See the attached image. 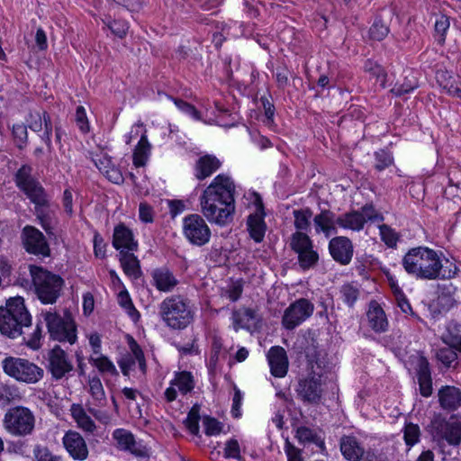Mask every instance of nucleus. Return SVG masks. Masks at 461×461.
I'll return each mask as SVG.
<instances>
[{
  "instance_id": "1",
  "label": "nucleus",
  "mask_w": 461,
  "mask_h": 461,
  "mask_svg": "<svg viewBox=\"0 0 461 461\" xmlns=\"http://www.w3.org/2000/svg\"><path fill=\"white\" fill-rule=\"evenodd\" d=\"M0 332L13 339L22 338L33 350L41 348V328L32 327V316L21 296L9 298L5 305L0 307Z\"/></svg>"
},
{
  "instance_id": "2",
  "label": "nucleus",
  "mask_w": 461,
  "mask_h": 461,
  "mask_svg": "<svg viewBox=\"0 0 461 461\" xmlns=\"http://www.w3.org/2000/svg\"><path fill=\"white\" fill-rule=\"evenodd\" d=\"M234 192L235 185L229 176H217L200 197L203 216L221 227L230 223L235 212Z\"/></svg>"
},
{
  "instance_id": "3",
  "label": "nucleus",
  "mask_w": 461,
  "mask_h": 461,
  "mask_svg": "<svg viewBox=\"0 0 461 461\" xmlns=\"http://www.w3.org/2000/svg\"><path fill=\"white\" fill-rule=\"evenodd\" d=\"M402 266L408 274L424 280L452 278L457 271L456 266L454 270L444 269L438 254L428 247L410 249L402 258Z\"/></svg>"
},
{
  "instance_id": "4",
  "label": "nucleus",
  "mask_w": 461,
  "mask_h": 461,
  "mask_svg": "<svg viewBox=\"0 0 461 461\" xmlns=\"http://www.w3.org/2000/svg\"><path fill=\"white\" fill-rule=\"evenodd\" d=\"M28 267L39 300L45 304L55 303L64 286L62 277L41 267L30 265Z\"/></svg>"
},
{
  "instance_id": "5",
  "label": "nucleus",
  "mask_w": 461,
  "mask_h": 461,
  "mask_svg": "<svg viewBox=\"0 0 461 461\" xmlns=\"http://www.w3.org/2000/svg\"><path fill=\"white\" fill-rule=\"evenodd\" d=\"M159 314L165 323L175 330L185 329L193 321L188 303L180 296L164 299L159 305Z\"/></svg>"
},
{
  "instance_id": "6",
  "label": "nucleus",
  "mask_w": 461,
  "mask_h": 461,
  "mask_svg": "<svg viewBox=\"0 0 461 461\" xmlns=\"http://www.w3.org/2000/svg\"><path fill=\"white\" fill-rule=\"evenodd\" d=\"M1 366L6 375L26 384H37L44 376V370L26 358L6 357Z\"/></svg>"
},
{
  "instance_id": "7",
  "label": "nucleus",
  "mask_w": 461,
  "mask_h": 461,
  "mask_svg": "<svg viewBox=\"0 0 461 461\" xmlns=\"http://www.w3.org/2000/svg\"><path fill=\"white\" fill-rule=\"evenodd\" d=\"M41 317L46 322L51 339L71 345L76 342L77 327L70 312L66 311L60 315L56 312L45 311L41 312Z\"/></svg>"
},
{
  "instance_id": "8",
  "label": "nucleus",
  "mask_w": 461,
  "mask_h": 461,
  "mask_svg": "<svg viewBox=\"0 0 461 461\" xmlns=\"http://www.w3.org/2000/svg\"><path fill=\"white\" fill-rule=\"evenodd\" d=\"M324 370L320 363L311 364L308 375L301 379L297 387L298 396L302 401L311 404H318L322 397Z\"/></svg>"
},
{
  "instance_id": "9",
  "label": "nucleus",
  "mask_w": 461,
  "mask_h": 461,
  "mask_svg": "<svg viewBox=\"0 0 461 461\" xmlns=\"http://www.w3.org/2000/svg\"><path fill=\"white\" fill-rule=\"evenodd\" d=\"M5 428L13 435L30 434L34 428V416L25 407L11 408L5 415Z\"/></svg>"
},
{
  "instance_id": "10",
  "label": "nucleus",
  "mask_w": 461,
  "mask_h": 461,
  "mask_svg": "<svg viewBox=\"0 0 461 461\" xmlns=\"http://www.w3.org/2000/svg\"><path fill=\"white\" fill-rule=\"evenodd\" d=\"M32 171L30 166H23L16 173V184L37 208L43 207L48 203L47 196L41 184L32 176Z\"/></svg>"
},
{
  "instance_id": "11",
  "label": "nucleus",
  "mask_w": 461,
  "mask_h": 461,
  "mask_svg": "<svg viewBox=\"0 0 461 461\" xmlns=\"http://www.w3.org/2000/svg\"><path fill=\"white\" fill-rule=\"evenodd\" d=\"M184 237L194 246H203L210 241L211 229L199 214H189L183 219Z\"/></svg>"
},
{
  "instance_id": "12",
  "label": "nucleus",
  "mask_w": 461,
  "mask_h": 461,
  "mask_svg": "<svg viewBox=\"0 0 461 461\" xmlns=\"http://www.w3.org/2000/svg\"><path fill=\"white\" fill-rule=\"evenodd\" d=\"M313 311V303L307 299H299L285 311L282 323L286 329L293 330L308 319Z\"/></svg>"
},
{
  "instance_id": "13",
  "label": "nucleus",
  "mask_w": 461,
  "mask_h": 461,
  "mask_svg": "<svg viewBox=\"0 0 461 461\" xmlns=\"http://www.w3.org/2000/svg\"><path fill=\"white\" fill-rule=\"evenodd\" d=\"M47 361V370L56 380L63 378L74 368L73 363L67 352L59 346H55L48 352Z\"/></svg>"
},
{
  "instance_id": "14",
  "label": "nucleus",
  "mask_w": 461,
  "mask_h": 461,
  "mask_svg": "<svg viewBox=\"0 0 461 461\" xmlns=\"http://www.w3.org/2000/svg\"><path fill=\"white\" fill-rule=\"evenodd\" d=\"M434 438L446 440L449 445L461 443V416H452L448 420H440L434 425Z\"/></svg>"
},
{
  "instance_id": "15",
  "label": "nucleus",
  "mask_w": 461,
  "mask_h": 461,
  "mask_svg": "<svg viewBox=\"0 0 461 461\" xmlns=\"http://www.w3.org/2000/svg\"><path fill=\"white\" fill-rule=\"evenodd\" d=\"M23 243L29 253L49 256L50 248L44 235L36 228L26 226L23 230Z\"/></svg>"
},
{
  "instance_id": "16",
  "label": "nucleus",
  "mask_w": 461,
  "mask_h": 461,
  "mask_svg": "<svg viewBox=\"0 0 461 461\" xmlns=\"http://www.w3.org/2000/svg\"><path fill=\"white\" fill-rule=\"evenodd\" d=\"M254 195L256 210L254 213L249 216L247 224L250 237L256 242H261L267 229L264 221V208L260 196L257 194Z\"/></svg>"
},
{
  "instance_id": "17",
  "label": "nucleus",
  "mask_w": 461,
  "mask_h": 461,
  "mask_svg": "<svg viewBox=\"0 0 461 461\" xmlns=\"http://www.w3.org/2000/svg\"><path fill=\"white\" fill-rule=\"evenodd\" d=\"M329 250L334 260L348 265L353 257V245L346 237H336L330 240Z\"/></svg>"
},
{
  "instance_id": "18",
  "label": "nucleus",
  "mask_w": 461,
  "mask_h": 461,
  "mask_svg": "<svg viewBox=\"0 0 461 461\" xmlns=\"http://www.w3.org/2000/svg\"><path fill=\"white\" fill-rule=\"evenodd\" d=\"M63 445L74 459L82 461L88 456L86 443L84 438L77 431H68L63 437Z\"/></svg>"
},
{
  "instance_id": "19",
  "label": "nucleus",
  "mask_w": 461,
  "mask_h": 461,
  "mask_svg": "<svg viewBox=\"0 0 461 461\" xmlns=\"http://www.w3.org/2000/svg\"><path fill=\"white\" fill-rule=\"evenodd\" d=\"M194 386L193 376L189 372L177 373L171 381L170 386L165 391V397L167 402H173L177 396L176 388L181 393L185 394L192 391Z\"/></svg>"
},
{
  "instance_id": "20",
  "label": "nucleus",
  "mask_w": 461,
  "mask_h": 461,
  "mask_svg": "<svg viewBox=\"0 0 461 461\" xmlns=\"http://www.w3.org/2000/svg\"><path fill=\"white\" fill-rule=\"evenodd\" d=\"M267 360L271 374L276 377H284L288 370V358L282 347H272L267 353Z\"/></svg>"
},
{
  "instance_id": "21",
  "label": "nucleus",
  "mask_w": 461,
  "mask_h": 461,
  "mask_svg": "<svg viewBox=\"0 0 461 461\" xmlns=\"http://www.w3.org/2000/svg\"><path fill=\"white\" fill-rule=\"evenodd\" d=\"M152 285L163 293L172 292L178 285L176 276L167 267L156 268L151 273Z\"/></svg>"
},
{
  "instance_id": "22",
  "label": "nucleus",
  "mask_w": 461,
  "mask_h": 461,
  "mask_svg": "<svg viewBox=\"0 0 461 461\" xmlns=\"http://www.w3.org/2000/svg\"><path fill=\"white\" fill-rule=\"evenodd\" d=\"M312 221L316 233H323L326 238L337 233L338 217L332 212L323 210Z\"/></svg>"
},
{
  "instance_id": "23",
  "label": "nucleus",
  "mask_w": 461,
  "mask_h": 461,
  "mask_svg": "<svg viewBox=\"0 0 461 461\" xmlns=\"http://www.w3.org/2000/svg\"><path fill=\"white\" fill-rule=\"evenodd\" d=\"M113 438L117 441L121 448L128 450L138 456H148L147 448L136 442L131 432L118 429L113 432Z\"/></svg>"
},
{
  "instance_id": "24",
  "label": "nucleus",
  "mask_w": 461,
  "mask_h": 461,
  "mask_svg": "<svg viewBox=\"0 0 461 461\" xmlns=\"http://www.w3.org/2000/svg\"><path fill=\"white\" fill-rule=\"evenodd\" d=\"M440 406L447 411H455L461 407V390L456 386L446 385L438 391Z\"/></svg>"
},
{
  "instance_id": "25",
  "label": "nucleus",
  "mask_w": 461,
  "mask_h": 461,
  "mask_svg": "<svg viewBox=\"0 0 461 461\" xmlns=\"http://www.w3.org/2000/svg\"><path fill=\"white\" fill-rule=\"evenodd\" d=\"M113 245L116 249L136 250L138 243L134 240L132 232L123 224L115 227L113 231Z\"/></svg>"
},
{
  "instance_id": "26",
  "label": "nucleus",
  "mask_w": 461,
  "mask_h": 461,
  "mask_svg": "<svg viewBox=\"0 0 461 461\" xmlns=\"http://www.w3.org/2000/svg\"><path fill=\"white\" fill-rule=\"evenodd\" d=\"M367 219L370 220L372 217L367 213V210L364 208L363 212H352L338 217V225L351 230H360Z\"/></svg>"
},
{
  "instance_id": "27",
  "label": "nucleus",
  "mask_w": 461,
  "mask_h": 461,
  "mask_svg": "<svg viewBox=\"0 0 461 461\" xmlns=\"http://www.w3.org/2000/svg\"><path fill=\"white\" fill-rule=\"evenodd\" d=\"M70 414L82 430L93 433L96 429V425L82 404L73 403L70 406Z\"/></svg>"
},
{
  "instance_id": "28",
  "label": "nucleus",
  "mask_w": 461,
  "mask_h": 461,
  "mask_svg": "<svg viewBox=\"0 0 461 461\" xmlns=\"http://www.w3.org/2000/svg\"><path fill=\"white\" fill-rule=\"evenodd\" d=\"M367 319L370 327L375 332L385 331L388 327V321L384 310L376 302H371L367 312Z\"/></svg>"
},
{
  "instance_id": "29",
  "label": "nucleus",
  "mask_w": 461,
  "mask_h": 461,
  "mask_svg": "<svg viewBox=\"0 0 461 461\" xmlns=\"http://www.w3.org/2000/svg\"><path fill=\"white\" fill-rule=\"evenodd\" d=\"M417 377L420 393L428 397L432 393V381L429 363L424 357H420L417 364Z\"/></svg>"
},
{
  "instance_id": "30",
  "label": "nucleus",
  "mask_w": 461,
  "mask_h": 461,
  "mask_svg": "<svg viewBox=\"0 0 461 461\" xmlns=\"http://www.w3.org/2000/svg\"><path fill=\"white\" fill-rule=\"evenodd\" d=\"M342 455L348 461H359L364 455L363 447L353 437H344L340 441Z\"/></svg>"
},
{
  "instance_id": "31",
  "label": "nucleus",
  "mask_w": 461,
  "mask_h": 461,
  "mask_svg": "<svg viewBox=\"0 0 461 461\" xmlns=\"http://www.w3.org/2000/svg\"><path fill=\"white\" fill-rule=\"evenodd\" d=\"M221 166V162L213 156L206 155L199 158L196 163V177L204 179L210 176Z\"/></svg>"
},
{
  "instance_id": "32",
  "label": "nucleus",
  "mask_w": 461,
  "mask_h": 461,
  "mask_svg": "<svg viewBox=\"0 0 461 461\" xmlns=\"http://www.w3.org/2000/svg\"><path fill=\"white\" fill-rule=\"evenodd\" d=\"M120 262L123 272L130 277L136 279L140 276L139 260L132 253L122 250L120 252Z\"/></svg>"
},
{
  "instance_id": "33",
  "label": "nucleus",
  "mask_w": 461,
  "mask_h": 461,
  "mask_svg": "<svg viewBox=\"0 0 461 461\" xmlns=\"http://www.w3.org/2000/svg\"><path fill=\"white\" fill-rule=\"evenodd\" d=\"M150 149L151 145L148 140L147 135H142L133 151L132 159L134 166H145L149 157Z\"/></svg>"
},
{
  "instance_id": "34",
  "label": "nucleus",
  "mask_w": 461,
  "mask_h": 461,
  "mask_svg": "<svg viewBox=\"0 0 461 461\" xmlns=\"http://www.w3.org/2000/svg\"><path fill=\"white\" fill-rule=\"evenodd\" d=\"M256 319V312L254 310L246 308L240 311H235L232 313V324L234 330L237 331L240 329H249L251 321Z\"/></svg>"
},
{
  "instance_id": "35",
  "label": "nucleus",
  "mask_w": 461,
  "mask_h": 461,
  "mask_svg": "<svg viewBox=\"0 0 461 461\" xmlns=\"http://www.w3.org/2000/svg\"><path fill=\"white\" fill-rule=\"evenodd\" d=\"M89 362L92 366L97 368L101 374H109L111 375H117L118 372L114 364L103 354L91 355Z\"/></svg>"
},
{
  "instance_id": "36",
  "label": "nucleus",
  "mask_w": 461,
  "mask_h": 461,
  "mask_svg": "<svg viewBox=\"0 0 461 461\" xmlns=\"http://www.w3.org/2000/svg\"><path fill=\"white\" fill-rule=\"evenodd\" d=\"M89 393L93 398V405L103 407L106 403L104 386L99 377L94 376L88 380Z\"/></svg>"
},
{
  "instance_id": "37",
  "label": "nucleus",
  "mask_w": 461,
  "mask_h": 461,
  "mask_svg": "<svg viewBox=\"0 0 461 461\" xmlns=\"http://www.w3.org/2000/svg\"><path fill=\"white\" fill-rule=\"evenodd\" d=\"M290 246L298 255L302 254V251L311 249L313 245L310 237L306 233L295 231L291 237Z\"/></svg>"
},
{
  "instance_id": "38",
  "label": "nucleus",
  "mask_w": 461,
  "mask_h": 461,
  "mask_svg": "<svg viewBox=\"0 0 461 461\" xmlns=\"http://www.w3.org/2000/svg\"><path fill=\"white\" fill-rule=\"evenodd\" d=\"M294 227L297 231H304L310 228L312 212L310 209H301L294 211Z\"/></svg>"
},
{
  "instance_id": "39",
  "label": "nucleus",
  "mask_w": 461,
  "mask_h": 461,
  "mask_svg": "<svg viewBox=\"0 0 461 461\" xmlns=\"http://www.w3.org/2000/svg\"><path fill=\"white\" fill-rule=\"evenodd\" d=\"M369 38L374 41H382L389 33V26L380 17H376L369 28Z\"/></svg>"
},
{
  "instance_id": "40",
  "label": "nucleus",
  "mask_w": 461,
  "mask_h": 461,
  "mask_svg": "<svg viewBox=\"0 0 461 461\" xmlns=\"http://www.w3.org/2000/svg\"><path fill=\"white\" fill-rule=\"evenodd\" d=\"M339 293L341 299L348 307H353L360 295L358 287L353 284L343 285Z\"/></svg>"
},
{
  "instance_id": "41",
  "label": "nucleus",
  "mask_w": 461,
  "mask_h": 461,
  "mask_svg": "<svg viewBox=\"0 0 461 461\" xmlns=\"http://www.w3.org/2000/svg\"><path fill=\"white\" fill-rule=\"evenodd\" d=\"M45 117H50L46 112L40 110L31 111L26 120L27 126L33 131H40L45 125Z\"/></svg>"
},
{
  "instance_id": "42",
  "label": "nucleus",
  "mask_w": 461,
  "mask_h": 461,
  "mask_svg": "<svg viewBox=\"0 0 461 461\" xmlns=\"http://www.w3.org/2000/svg\"><path fill=\"white\" fill-rule=\"evenodd\" d=\"M318 260L319 255L317 251L313 249V246L307 250L302 251V254H298V263L303 270L313 267Z\"/></svg>"
},
{
  "instance_id": "43",
  "label": "nucleus",
  "mask_w": 461,
  "mask_h": 461,
  "mask_svg": "<svg viewBox=\"0 0 461 461\" xmlns=\"http://www.w3.org/2000/svg\"><path fill=\"white\" fill-rule=\"evenodd\" d=\"M296 437L303 443H314L320 447H323L324 442L309 428H298Z\"/></svg>"
},
{
  "instance_id": "44",
  "label": "nucleus",
  "mask_w": 461,
  "mask_h": 461,
  "mask_svg": "<svg viewBox=\"0 0 461 461\" xmlns=\"http://www.w3.org/2000/svg\"><path fill=\"white\" fill-rule=\"evenodd\" d=\"M107 166L100 167V171L103 172L106 177L114 184H121L123 182V176L121 171L115 167L110 158H105Z\"/></svg>"
},
{
  "instance_id": "45",
  "label": "nucleus",
  "mask_w": 461,
  "mask_h": 461,
  "mask_svg": "<svg viewBox=\"0 0 461 461\" xmlns=\"http://www.w3.org/2000/svg\"><path fill=\"white\" fill-rule=\"evenodd\" d=\"M449 28V19L447 15L441 14L435 22L436 40L438 44H443L445 35Z\"/></svg>"
},
{
  "instance_id": "46",
  "label": "nucleus",
  "mask_w": 461,
  "mask_h": 461,
  "mask_svg": "<svg viewBox=\"0 0 461 461\" xmlns=\"http://www.w3.org/2000/svg\"><path fill=\"white\" fill-rule=\"evenodd\" d=\"M199 407L197 405H194L190 410L186 419H185V426L189 429V431L194 434L197 435L199 432Z\"/></svg>"
},
{
  "instance_id": "47",
  "label": "nucleus",
  "mask_w": 461,
  "mask_h": 461,
  "mask_svg": "<svg viewBox=\"0 0 461 461\" xmlns=\"http://www.w3.org/2000/svg\"><path fill=\"white\" fill-rule=\"evenodd\" d=\"M129 347L131 348V352L132 354V358L135 359L138 362L139 368L142 373L146 372V361L144 357V354L140 348V346L137 344V342L132 339H129Z\"/></svg>"
},
{
  "instance_id": "48",
  "label": "nucleus",
  "mask_w": 461,
  "mask_h": 461,
  "mask_svg": "<svg viewBox=\"0 0 461 461\" xmlns=\"http://www.w3.org/2000/svg\"><path fill=\"white\" fill-rule=\"evenodd\" d=\"M420 431L418 425L413 423H409L405 426L403 430V438L405 440V443L408 446H413L415 445L420 438Z\"/></svg>"
},
{
  "instance_id": "49",
  "label": "nucleus",
  "mask_w": 461,
  "mask_h": 461,
  "mask_svg": "<svg viewBox=\"0 0 461 461\" xmlns=\"http://www.w3.org/2000/svg\"><path fill=\"white\" fill-rule=\"evenodd\" d=\"M458 349L446 346L437 352L438 359L446 366H450L456 359V352Z\"/></svg>"
},
{
  "instance_id": "50",
  "label": "nucleus",
  "mask_w": 461,
  "mask_h": 461,
  "mask_svg": "<svg viewBox=\"0 0 461 461\" xmlns=\"http://www.w3.org/2000/svg\"><path fill=\"white\" fill-rule=\"evenodd\" d=\"M13 136L17 147L22 149L28 140L26 126L23 124H14L13 126Z\"/></svg>"
},
{
  "instance_id": "51",
  "label": "nucleus",
  "mask_w": 461,
  "mask_h": 461,
  "mask_svg": "<svg viewBox=\"0 0 461 461\" xmlns=\"http://www.w3.org/2000/svg\"><path fill=\"white\" fill-rule=\"evenodd\" d=\"M379 229L382 240L388 247H394L398 240L397 233L387 225H381Z\"/></svg>"
},
{
  "instance_id": "52",
  "label": "nucleus",
  "mask_w": 461,
  "mask_h": 461,
  "mask_svg": "<svg viewBox=\"0 0 461 461\" xmlns=\"http://www.w3.org/2000/svg\"><path fill=\"white\" fill-rule=\"evenodd\" d=\"M242 294V285L240 282H232L226 288L222 289L221 295L229 298L230 301H237Z\"/></svg>"
},
{
  "instance_id": "53",
  "label": "nucleus",
  "mask_w": 461,
  "mask_h": 461,
  "mask_svg": "<svg viewBox=\"0 0 461 461\" xmlns=\"http://www.w3.org/2000/svg\"><path fill=\"white\" fill-rule=\"evenodd\" d=\"M375 168L382 171L393 164V158L392 155L384 150L375 153Z\"/></svg>"
},
{
  "instance_id": "54",
  "label": "nucleus",
  "mask_w": 461,
  "mask_h": 461,
  "mask_svg": "<svg viewBox=\"0 0 461 461\" xmlns=\"http://www.w3.org/2000/svg\"><path fill=\"white\" fill-rule=\"evenodd\" d=\"M107 26L115 36L121 39L126 35L129 30L127 22L123 20H113V22L109 23Z\"/></svg>"
},
{
  "instance_id": "55",
  "label": "nucleus",
  "mask_w": 461,
  "mask_h": 461,
  "mask_svg": "<svg viewBox=\"0 0 461 461\" xmlns=\"http://www.w3.org/2000/svg\"><path fill=\"white\" fill-rule=\"evenodd\" d=\"M203 424L204 427V432L208 436L217 435L221 431V423L213 418L204 417Z\"/></svg>"
},
{
  "instance_id": "56",
  "label": "nucleus",
  "mask_w": 461,
  "mask_h": 461,
  "mask_svg": "<svg viewBox=\"0 0 461 461\" xmlns=\"http://www.w3.org/2000/svg\"><path fill=\"white\" fill-rule=\"evenodd\" d=\"M443 341L446 346L461 351V332L459 330H456V333H452L448 330L447 333L443 335Z\"/></svg>"
},
{
  "instance_id": "57",
  "label": "nucleus",
  "mask_w": 461,
  "mask_h": 461,
  "mask_svg": "<svg viewBox=\"0 0 461 461\" xmlns=\"http://www.w3.org/2000/svg\"><path fill=\"white\" fill-rule=\"evenodd\" d=\"M118 303L131 317L138 315V312L134 308L128 292H121L118 294Z\"/></svg>"
},
{
  "instance_id": "58",
  "label": "nucleus",
  "mask_w": 461,
  "mask_h": 461,
  "mask_svg": "<svg viewBox=\"0 0 461 461\" xmlns=\"http://www.w3.org/2000/svg\"><path fill=\"white\" fill-rule=\"evenodd\" d=\"M139 218L142 222L145 223H149L153 221V208L146 202H142L139 205Z\"/></svg>"
},
{
  "instance_id": "59",
  "label": "nucleus",
  "mask_w": 461,
  "mask_h": 461,
  "mask_svg": "<svg viewBox=\"0 0 461 461\" xmlns=\"http://www.w3.org/2000/svg\"><path fill=\"white\" fill-rule=\"evenodd\" d=\"M225 456L228 458L240 459V450L239 442L231 438L226 442Z\"/></svg>"
},
{
  "instance_id": "60",
  "label": "nucleus",
  "mask_w": 461,
  "mask_h": 461,
  "mask_svg": "<svg viewBox=\"0 0 461 461\" xmlns=\"http://www.w3.org/2000/svg\"><path fill=\"white\" fill-rule=\"evenodd\" d=\"M142 135H147V131L142 122H138L134 125H132L130 132L125 136L126 144H131V141L136 139L138 136L142 138Z\"/></svg>"
},
{
  "instance_id": "61",
  "label": "nucleus",
  "mask_w": 461,
  "mask_h": 461,
  "mask_svg": "<svg viewBox=\"0 0 461 461\" xmlns=\"http://www.w3.org/2000/svg\"><path fill=\"white\" fill-rule=\"evenodd\" d=\"M86 407L88 412L92 414L98 421L104 424H107L110 422L111 417L107 411L96 408L97 406L91 405L90 402L86 404Z\"/></svg>"
},
{
  "instance_id": "62",
  "label": "nucleus",
  "mask_w": 461,
  "mask_h": 461,
  "mask_svg": "<svg viewBox=\"0 0 461 461\" xmlns=\"http://www.w3.org/2000/svg\"><path fill=\"white\" fill-rule=\"evenodd\" d=\"M174 103L176 105V107L179 110H181L182 112L189 114L190 116H192L193 118H194L196 120H200L199 112L192 104L185 103L183 100H179V99H175Z\"/></svg>"
},
{
  "instance_id": "63",
  "label": "nucleus",
  "mask_w": 461,
  "mask_h": 461,
  "mask_svg": "<svg viewBox=\"0 0 461 461\" xmlns=\"http://www.w3.org/2000/svg\"><path fill=\"white\" fill-rule=\"evenodd\" d=\"M446 289L447 290V296L442 293L438 296V301L439 304L451 307L457 303L458 299L455 296V294H452V290H455L452 285L447 286Z\"/></svg>"
},
{
  "instance_id": "64",
  "label": "nucleus",
  "mask_w": 461,
  "mask_h": 461,
  "mask_svg": "<svg viewBox=\"0 0 461 461\" xmlns=\"http://www.w3.org/2000/svg\"><path fill=\"white\" fill-rule=\"evenodd\" d=\"M76 122L79 129L83 132H86L89 130L88 121L86 118V110L83 106H78L76 111Z\"/></svg>"
}]
</instances>
